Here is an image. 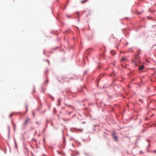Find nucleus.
I'll return each mask as SVG.
<instances>
[{
	"mask_svg": "<svg viewBox=\"0 0 156 156\" xmlns=\"http://www.w3.org/2000/svg\"><path fill=\"white\" fill-rule=\"evenodd\" d=\"M132 62L135 66H137L138 64L140 62V59L139 56L137 55H136L134 58L132 60Z\"/></svg>",
	"mask_w": 156,
	"mask_h": 156,
	"instance_id": "f257e3e1",
	"label": "nucleus"
},
{
	"mask_svg": "<svg viewBox=\"0 0 156 156\" xmlns=\"http://www.w3.org/2000/svg\"><path fill=\"white\" fill-rule=\"evenodd\" d=\"M30 122V119L29 118H27L25 120V121L24 122L23 124L24 126L27 125L28 122Z\"/></svg>",
	"mask_w": 156,
	"mask_h": 156,
	"instance_id": "f03ea898",
	"label": "nucleus"
},
{
	"mask_svg": "<svg viewBox=\"0 0 156 156\" xmlns=\"http://www.w3.org/2000/svg\"><path fill=\"white\" fill-rule=\"evenodd\" d=\"M111 54L112 55H114L116 54V52L114 51H111Z\"/></svg>",
	"mask_w": 156,
	"mask_h": 156,
	"instance_id": "7ed1b4c3",
	"label": "nucleus"
},
{
	"mask_svg": "<svg viewBox=\"0 0 156 156\" xmlns=\"http://www.w3.org/2000/svg\"><path fill=\"white\" fill-rule=\"evenodd\" d=\"M121 61H127V58L125 57H122V58L121 59Z\"/></svg>",
	"mask_w": 156,
	"mask_h": 156,
	"instance_id": "20e7f679",
	"label": "nucleus"
},
{
	"mask_svg": "<svg viewBox=\"0 0 156 156\" xmlns=\"http://www.w3.org/2000/svg\"><path fill=\"white\" fill-rule=\"evenodd\" d=\"M144 68V66H142L139 67V70H142Z\"/></svg>",
	"mask_w": 156,
	"mask_h": 156,
	"instance_id": "39448f33",
	"label": "nucleus"
},
{
	"mask_svg": "<svg viewBox=\"0 0 156 156\" xmlns=\"http://www.w3.org/2000/svg\"><path fill=\"white\" fill-rule=\"evenodd\" d=\"M112 136L113 137H114L116 136V133L115 132H113L112 133Z\"/></svg>",
	"mask_w": 156,
	"mask_h": 156,
	"instance_id": "423d86ee",
	"label": "nucleus"
},
{
	"mask_svg": "<svg viewBox=\"0 0 156 156\" xmlns=\"http://www.w3.org/2000/svg\"><path fill=\"white\" fill-rule=\"evenodd\" d=\"M66 105L67 106L69 107H70L72 108L73 109H74V108L72 106L70 105H67V104H66Z\"/></svg>",
	"mask_w": 156,
	"mask_h": 156,
	"instance_id": "0eeeda50",
	"label": "nucleus"
},
{
	"mask_svg": "<svg viewBox=\"0 0 156 156\" xmlns=\"http://www.w3.org/2000/svg\"><path fill=\"white\" fill-rule=\"evenodd\" d=\"M88 0H83L81 1V3H84L86 2Z\"/></svg>",
	"mask_w": 156,
	"mask_h": 156,
	"instance_id": "6e6552de",
	"label": "nucleus"
},
{
	"mask_svg": "<svg viewBox=\"0 0 156 156\" xmlns=\"http://www.w3.org/2000/svg\"><path fill=\"white\" fill-rule=\"evenodd\" d=\"M114 138L115 140H116V141H118V137L116 136L114 137Z\"/></svg>",
	"mask_w": 156,
	"mask_h": 156,
	"instance_id": "1a4fd4ad",
	"label": "nucleus"
},
{
	"mask_svg": "<svg viewBox=\"0 0 156 156\" xmlns=\"http://www.w3.org/2000/svg\"><path fill=\"white\" fill-rule=\"evenodd\" d=\"M89 52H90V50H87L86 51V53L87 54H89Z\"/></svg>",
	"mask_w": 156,
	"mask_h": 156,
	"instance_id": "9d476101",
	"label": "nucleus"
},
{
	"mask_svg": "<svg viewBox=\"0 0 156 156\" xmlns=\"http://www.w3.org/2000/svg\"><path fill=\"white\" fill-rule=\"evenodd\" d=\"M12 115H13L12 114H11L9 116V118H11L12 117Z\"/></svg>",
	"mask_w": 156,
	"mask_h": 156,
	"instance_id": "9b49d317",
	"label": "nucleus"
},
{
	"mask_svg": "<svg viewBox=\"0 0 156 156\" xmlns=\"http://www.w3.org/2000/svg\"><path fill=\"white\" fill-rule=\"evenodd\" d=\"M26 112H27V105H26Z\"/></svg>",
	"mask_w": 156,
	"mask_h": 156,
	"instance_id": "f8f14e48",
	"label": "nucleus"
},
{
	"mask_svg": "<svg viewBox=\"0 0 156 156\" xmlns=\"http://www.w3.org/2000/svg\"><path fill=\"white\" fill-rule=\"evenodd\" d=\"M61 101V100H60V99H58V101L59 103V104H60V102Z\"/></svg>",
	"mask_w": 156,
	"mask_h": 156,
	"instance_id": "ddd939ff",
	"label": "nucleus"
},
{
	"mask_svg": "<svg viewBox=\"0 0 156 156\" xmlns=\"http://www.w3.org/2000/svg\"><path fill=\"white\" fill-rule=\"evenodd\" d=\"M153 152L154 153H156V150H154V151H153Z\"/></svg>",
	"mask_w": 156,
	"mask_h": 156,
	"instance_id": "4468645a",
	"label": "nucleus"
},
{
	"mask_svg": "<svg viewBox=\"0 0 156 156\" xmlns=\"http://www.w3.org/2000/svg\"><path fill=\"white\" fill-rule=\"evenodd\" d=\"M71 112H69V115H70V114L71 113Z\"/></svg>",
	"mask_w": 156,
	"mask_h": 156,
	"instance_id": "2eb2a0df",
	"label": "nucleus"
},
{
	"mask_svg": "<svg viewBox=\"0 0 156 156\" xmlns=\"http://www.w3.org/2000/svg\"><path fill=\"white\" fill-rule=\"evenodd\" d=\"M36 123H37V124H39V123H38V122H36Z\"/></svg>",
	"mask_w": 156,
	"mask_h": 156,
	"instance_id": "dca6fc26",
	"label": "nucleus"
},
{
	"mask_svg": "<svg viewBox=\"0 0 156 156\" xmlns=\"http://www.w3.org/2000/svg\"><path fill=\"white\" fill-rule=\"evenodd\" d=\"M47 61L48 63V64H49V61Z\"/></svg>",
	"mask_w": 156,
	"mask_h": 156,
	"instance_id": "f3484780",
	"label": "nucleus"
},
{
	"mask_svg": "<svg viewBox=\"0 0 156 156\" xmlns=\"http://www.w3.org/2000/svg\"><path fill=\"white\" fill-rule=\"evenodd\" d=\"M33 116H34L35 115H34V114H33Z\"/></svg>",
	"mask_w": 156,
	"mask_h": 156,
	"instance_id": "a211bd4d",
	"label": "nucleus"
},
{
	"mask_svg": "<svg viewBox=\"0 0 156 156\" xmlns=\"http://www.w3.org/2000/svg\"><path fill=\"white\" fill-rule=\"evenodd\" d=\"M155 5H156V4H155Z\"/></svg>",
	"mask_w": 156,
	"mask_h": 156,
	"instance_id": "6ab92c4d",
	"label": "nucleus"
}]
</instances>
